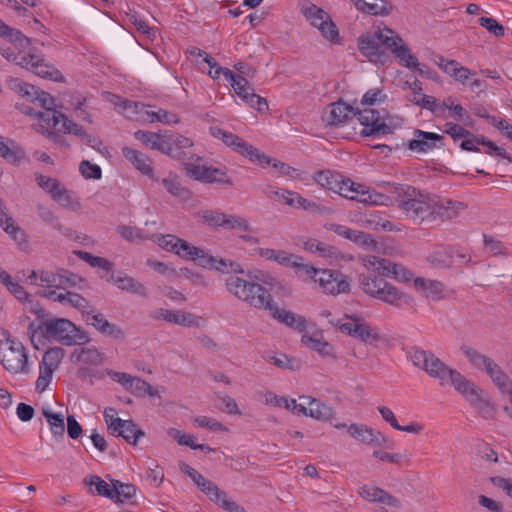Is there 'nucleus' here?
Listing matches in <instances>:
<instances>
[{
    "instance_id": "obj_1",
    "label": "nucleus",
    "mask_w": 512,
    "mask_h": 512,
    "mask_svg": "<svg viewBox=\"0 0 512 512\" xmlns=\"http://www.w3.org/2000/svg\"><path fill=\"white\" fill-rule=\"evenodd\" d=\"M28 333L35 346L46 338L66 346L84 345L90 340L85 330L66 318H51L38 324L31 322Z\"/></svg>"
},
{
    "instance_id": "obj_2",
    "label": "nucleus",
    "mask_w": 512,
    "mask_h": 512,
    "mask_svg": "<svg viewBox=\"0 0 512 512\" xmlns=\"http://www.w3.org/2000/svg\"><path fill=\"white\" fill-rule=\"evenodd\" d=\"M29 45L30 42L24 45H20L19 43H12V46L1 48L0 54L8 61H11L20 67L31 71L39 77L55 82H63L64 76L54 65L41 58L39 55H26L19 50L20 47H26Z\"/></svg>"
},
{
    "instance_id": "obj_3",
    "label": "nucleus",
    "mask_w": 512,
    "mask_h": 512,
    "mask_svg": "<svg viewBox=\"0 0 512 512\" xmlns=\"http://www.w3.org/2000/svg\"><path fill=\"white\" fill-rule=\"evenodd\" d=\"M225 287L229 294L254 308L273 309L271 294L258 283L248 281L237 275H230L225 280Z\"/></svg>"
},
{
    "instance_id": "obj_4",
    "label": "nucleus",
    "mask_w": 512,
    "mask_h": 512,
    "mask_svg": "<svg viewBox=\"0 0 512 512\" xmlns=\"http://www.w3.org/2000/svg\"><path fill=\"white\" fill-rule=\"evenodd\" d=\"M460 351L474 369L485 372L489 376L501 393H512V380L491 357L468 344H462Z\"/></svg>"
},
{
    "instance_id": "obj_5",
    "label": "nucleus",
    "mask_w": 512,
    "mask_h": 512,
    "mask_svg": "<svg viewBox=\"0 0 512 512\" xmlns=\"http://www.w3.org/2000/svg\"><path fill=\"white\" fill-rule=\"evenodd\" d=\"M301 280L308 284H315L328 295L346 294L350 291V281L340 271L331 269H318L312 265L304 267V274Z\"/></svg>"
},
{
    "instance_id": "obj_6",
    "label": "nucleus",
    "mask_w": 512,
    "mask_h": 512,
    "mask_svg": "<svg viewBox=\"0 0 512 512\" xmlns=\"http://www.w3.org/2000/svg\"><path fill=\"white\" fill-rule=\"evenodd\" d=\"M396 37V32L390 28H379L373 33H366L359 37L358 48L363 56L375 64H385L389 55L385 48L392 49L391 43Z\"/></svg>"
},
{
    "instance_id": "obj_7",
    "label": "nucleus",
    "mask_w": 512,
    "mask_h": 512,
    "mask_svg": "<svg viewBox=\"0 0 512 512\" xmlns=\"http://www.w3.org/2000/svg\"><path fill=\"white\" fill-rule=\"evenodd\" d=\"M410 362L426 372L431 378L438 379L441 385L448 382V375L453 369L447 366L432 351L420 347H412L407 352Z\"/></svg>"
},
{
    "instance_id": "obj_8",
    "label": "nucleus",
    "mask_w": 512,
    "mask_h": 512,
    "mask_svg": "<svg viewBox=\"0 0 512 512\" xmlns=\"http://www.w3.org/2000/svg\"><path fill=\"white\" fill-rule=\"evenodd\" d=\"M0 361L3 367L14 374L30 372L28 355L22 342L15 339H6L0 345Z\"/></svg>"
},
{
    "instance_id": "obj_9",
    "label": "nucleus",
    "mask_w": 512,
    "mask_h": 512,
    "mask_svg": "<svg viewBox=\"0 0 512 512\" xmlns=\"http://www.w3.org/2000/svg\"><path fill=\"white\" fill-rule=\"evenodd\" d=\"M302 13L309 23L317 28L321 35L333 44H340L341 38L336 24L329 14L315 4L306 1L302 5Z\"/></svg>"
},
{
    "instance_id": "obj_10",
    "label": "nucleus",
    "mask_w": 512,
    "mask_h": 512,
    "mask_svg": "<svg viewBox=\"0 0 512 512\" xmlns=\"http://www.w3.org/2000/svg\"><path fill=\"white\" fill-rule=\"evenodd\" d=\"M23 112L37 119V131L55 141H60V136L54 132H63L67 134V126L65 122L71 121L67 116L55 110H44L43 112L34 113L32 108L25 107Z\"/></svg>"
},
{
    "instance_id": "obj_11",
    "label": "nucleus",
    "mask_w": 512,
    "mask_h": 512,
    "mask_svg": "<svg viewBox=\"0 0 512 512\" xmlns=\"http://www.w3.org/2000/svg\"><path fill=\"white\" fill-rule=\"evenodd\" d=\"M194 218L202 224L213 228L238 229L244 232L250 231V225L244 217L226 214L218 210H200L195 212Z\"/></svg>"
},
{
    "instance_id": "obj_12",
    "label": "nucleus",
    "mask_w": 512,
    "mask_h": 512,
    "mask_svg": "<svg viewBox=\"0 0 512 512\" xmlns=\"http://www.w3.org/2000/svg\"><path fill=\"white\" fill-rule=\"evenodd\" d=\"M400 189L405 191L410 197L415 196L414 198L399 202L400 209L409 219L420 223L433 214V200L428 196L419 193L417 197L416 190L409 186L406 188L401 187Z\"/></svg>"
},
{
    "instance_id": "obj_13",
    "label": "nucleus",
    "mask_w": 512,
    "mask_h": 512,
    "mask_svg": "<svg viewBox=\"0 0 512 512\" xmlns=\"http://www.w3.org/2000/svg\"><path fill=\"white\" fill-rule=\"evenodd\" d=\"M360 284L366 294L379 298L384 302L395 304L402 298V294L398 289L382 277L363 274L360 276Z\"/></svg>"
},
{
    "instance_id": "obj_14",
    "label": "nucleus",
    "mask_w": 512,
    "mask_h": 512,
    "mask_svg": "<svg viewBox=\"0 0 512 512\" xmlns=\"http://www.w3.org/2000/svg\"><path fill=\"white\" fill-rule=\"evenodd\" d=\"M313 179L321 187L351 200L355 199V196L352 195L353 191H358L352 180L330 170L318 171L314 174Z\"/></svg>"
},
{
    "instance_id": "obj_15",
    "label": "nucleus",
    "mask_w": 512,
    "mask_h": 512,
    "mask_svg": "<svg viewBox=\"0 0 512 512\" xmlns=\"http://www.w3.org/2000/svg\"><path fill=\"white\" fill-rule=\"evenodd\" d=\"M360 124L364 127L361 134L363 136H383L393 132V128L387 123L386 113L381 115L379 111L370 107H365L355 113Z\"/></svg>"
},
{
    "instance_id": "obj_16",
    "label": "nucleus",
    "mask_w": 512,
    "mask_h": 512,
    "mask_svg": "<svg viewBox=\"0 0 512 512\" xmlns=\"http://www.w3.org/2000/svg\"><path fill=\"white\" fill-rule=\"evenodd\" d=\"M339 329L342 333L367 344H375L380 340L379 330L357 315L346 316V321L339 325Z\"/></svg>"
},
{
    "instance_id": "obj_17",
    "label": "nucleus",
    "mask_w": 512,
    "mask_h": 512,
    "mask_svg": "<svg viewBox=\"0 0 512 512\" xmlns=\"http://www.w3.org/2000/svg\"><path fill=\"white\" fill-rule=\"evenodd\" d=\"M363 263L368 270H372L383 276L394 277L398 281L406 282L412 277L411 272L403 266L375 255L364 257Z\"/></svg>"
},
{
    "instance_id": "obj_18",
    "label": "nucleus",
    "mask_w": 512,
    "mask_h": 512,
    "mask_svg": "<svg viewBox=\"0 0 512 512\" xmlns=\"http://www.w3.org/2000/svg\"><path fill=\"white\" fill-rule=\"evenodd\" d=\"M185 173L191 179L202 183L232 184L225 167L189 164L185 167Z\"/></svg>"
},
{
    "instance_id": "obj_19",
    "label": "nucleus",
    "mask_w": 512,
    "mask_h": 512,
    "mask_svg": "<svg viewBox=\"0 0 512 512\" xmlns=\"http://www.w3.org/2000/svg\"><path fill=\"white\" fill-rule=\"evenodd\" d=\"M210 133L213 137L222 140V142L234 152L248 158L252 162H256L261 152L252 144L244 141L238 135L225 131L219 127H211Z\"/></svg>"
},
{
    "instance_id": "obj_20",
    "label": "nucleus",
    "mask_w": 512,
    "mask_h": 512,
    "mask_svg": "<svg viewBox=\"0 0 512 512\" xmlns=\"http://www.w3.org/2000/svg\"><path fill=\"white\" fill-rule=\"evenodd\" d=\"M88 325L94 327L99 333L114 339H122L124 332L118 325L109 322L105 316L96 309L85 312L83 316Z\"/></svg>"
},
{
    "instance_id": "obj_21",
    "label": "nucleus",
    "mask_w": 512,
    "mask_h": 512,
    "mask_svg": "<svg viewBox=\"0 0 512 512\" xmlns=\"http://www.w3.org/2000/svg\"><path fill=\"white\" fill-rule=\"evenodd\" d=\"M175 255L186 261H193L201 267H209L214 261V256L182 238H179Z\"/></svg>"
},
{
    "instance_id": "obj_22",
    "label": "nucleus",
    "mask_w": 512,
    "mask_h": 512,
    "mask_svg": "<svg viewBox=\"0 0 512 512\" xmlns=\"http://www.w3.org/2000/svg\"><path fill=\"white\" fill-rule=\"evenodd\" d=\"M355 115L354 108L344 101L329 104L322 113V121L328 126H340L351 116Z\"/></svg>"
},
{
    "instance_id": "obj_23",
    "label": "nucleus",
    "mask_w": 512,
    "mask_h": 512,
    "mask_svg": "<svg viewBox=\"0 0 512 512\" xmlns=\"http://www.w3.org/2000/svg\"><path fill=\"white\" fill-rule=\"evenodd\" d=\"M348 433L356 440L366 445L387 446L389 439L380 431L364 424L353 423L348 426Z\"/></svg>"
},
{
    "instance_id": "obj_24",
    "label": "nucleus",
    "mask_w": 512,
    "mask_h": 512,
    "mask_svg": "<svg viewBox=\"0 0 512 512\" xmlns=\"http://www.w3.org/2000/svg\"><path fill=\"white\" fill-rule=\"evenodd\" d=\"M134 137L152 150L159 151L163 154H173L174 148L169 142L168 132L164 134L138 130L134 133Z\"/></svg>"
},
{
    "instance_id": "obj_25",
    "label": "nucleus",
    "mask_w": 512,
    "mask_h": 512,
    "mask_svg": "<svg viewBox=\"0 0 512 512\" xmlns=\"http://www.w3.org/2000/svg\"><path fill=\"white\" fill-rule=\"evenodd\" d=\"M301 342L322 356L334 357L333 346L324 339L322 333L316 330L315 326L302 332Z\"/></svg>"
},
{
    "instance_id": "obj_26",
    "label": "nucleus",
    "mask_w": 512,
    "mask_h": 512,
    "mask_svg": "<svg viewBox=\"0 0 512 512\" xmlns=\"http://www.w3.org/2000/svg\"><path fill=\"white\" fill-rule=\"evenodd\" d=\"M442 137L434 132H426L420 129L414 131V138L409 140L408 149L416 153H428L437 147Z\"/></svg>"
},
{
    "instance_id": "obj_27",
    "label": "nucleus",
    "mask_w": 512,
    "mask_h": 512,
    "mask_svg": "<svg viewBox=\"0 0 512 512\" xmlns=\"http://www.w3.org/2000/svg\"><path fill=\"white\" fill-rule=\"evenodd\" d=\"M73 274L65 270L54 271H40V286L47 288H56L66 290V288L74 286Z\"/></svg>"
},
{
    "instance_id": "obj_28",
    "label": "nucleus",
    "mask_w": 512,
    "mask_h": 512,
    "mask_svg": "<svg viewBox=\"0 0 512 512\" xmlns=\"http://www.w3.org/2000/svg\"><path fill=\"white\" fill-rule=\"evenodd\" d=\"M359 495L369 502L381 503L390 507H399V501L385 490L373 486L363 485L358 490Z\"/></svg>"
},
{
    "instance_id": "obj_29",
    "label": "nucleus",
    "mask_w": 512,
    "mask_h": 512,
    "mask_svg": "<svg viewBox=\"0 0 512 512\" xmlns=\"http://www.w3.org/2000/svg\"><path fill=\"white\" fill-rule=\"evenodd\" d=\"M391 45V52L398 59L400 65L410 70L417 69V67L420 65L418 58L411 53L410 49L405 44L404 40L397 33Z\"/></svg>"
},
{
    "instance_id": "obj_30",
    "label": "nucleus",
    "mask_w": 512,
    "mask_h": 512,
    "mask_svg": "<svg viewBox=\"0 0 512 512\" xmlns=\"http://www.w3.org/2000/svg\"><path fill=\"white\" fill-rule=\"evenodd\" d=\"M328 229L336 233L338 236L346 238L363 247H371L375 244L371 235L362 231L351 229L345 225L330 224Z\"/></svg>"
},
{
    "instance_id": "obj_31",
    "label": "nucleus",
    "mask_w": 512,
    "mask_h": 512,
    "mask_svg": "<svg viewBox=\"0 0 512 512\" xmlns=\"http://www.w3.org/2000/svg\"><path fill=\"white\" fill-rule=\"evenodd\" d=\"M273 316L280 321L281 323L285 324L288 327L294 328L301 333L304 330H307V328H313L314 324L311 322H308L304 317L295 314L292 311H288L285 309H278L273 304Z\"/></svg>"
},
{
    "instance_id": "obj_32",
    "label": "nucleus",
    "mask_w": 512,
    "mask_h": 512,
    "mask_svg": "<svg viewBox=\"0 0 512 512\" xmlns=\"http://www.w3.org/2000/svg\"><path fill=\"white\" fill-rule=\"evenodd\" d=\"M448 381L468 402L480 390L472 381L468 380L458 370L452 369L448 375Z\"/></svg>"
},
{
    "instance_id": "obj_33",
    "label": "nucleus",
    "mask_w": 512,
    "mask_h": 512,
    "mask_svg": "<svg viewBox=\"0 0 512 512\" xmlns=\"http://www.w3.org/2000/svg\"><path fill=\"white\" fill-rule=\"evenodd\" d=\"M300 399L307 401V405L309 406L308 417L328 422L333 420L335 411L331 405L321 402L311 396H300Z\"/></svg>"
},
{
    "instance_id": "obj_34",
    "label": "nucleus",
    "mask_w": 512,
    "mask_h": 512,
    "mask_svg": "<svg viewBox=\"0 0 512 512\" xmlns=\"http://www.w3.org/2000/svg\"><path fill=\"white\" fill-rule=\"evenodd\" d=\"M122 154L142 174L153 177V164L147 155L130 147L122 148Z\"/></svg>"
},
{
    "instance_id": "obj_35",
    "label": "nucleus",
    "mask_w": 512,
    "mask_h": 512,
    "mask_svg": "<svg viewBox=\"0 0 512 512\" xmlns=\"http://www.w3.org/2000/svg\"><path fill=\"white\" fill-rule=\"evenodd\" d=\"M436 64L445 74L450 75L455 81L461 84H465L472 75L471 71L467 67L461 66L455 60L445 59L442 56L439 57Z\"/></svg>"
},
{
    "instance_id": "obj_36",
    "label": "nucleus",
    "mask_w": 512,
    "mask_h": 512,
    "mask_svg": "<svg viewBox=\"0 0 512 512\" xmlns=\"http://www.w3.org/2000/svg\"><path fill=\"white\" fill-rule=\"evenodd\" d=\"M361 226L374 231H400L391 221L383 218L379 212L365 213L359 220Z\"/></svg>"
},
{
    "instance_id": "obj_37",
    "label": "nucleus",
    "mask_w": 512,
    "mask_h": 512,
    "mask_svg": "<svg viewBox=\"0 0 512 512\" xmlns=\"http://www.w3.org/2000/svg\"><path fill=\"white\" fill-rule=\"evenodd\" d=\"M112 280L120 290L130 292L140 297L148 296L147 289L143 283L123 272H119L115 276H112Z\"/></svg>"
},
{
    "instance_id": "obj_38",
    "label": "nucleus",
    "mask_w": 512,
    "mask_h": 512,
    "mask_svg": "<svg viewBox=\"0 0 512 512\" xmlns=\"http://www.w3.org/2000/svg\"><path fill=\"white\" fill-rule=\"evenodd\" d=\"M205 495L227 512H246L242 506L229 499L226 493L214 483Z\"/></svg>"
},
{
    "instance_id": "obj_39",
    "label": "nucleus",
    "mask_w": 512,
    "mask_h": 512,
    "mask_svg": "<svg viewBox=\"0 0 512 512\" xmlns=\"http://www.w3.org/2000/svg\"><path fill=\"white\" fill-rule=\"evenodd\" d=\"M38 185L47 193H49L52 198L56 201L68 200L69 192L68 190L61 185V183L54 178L38 175L36 177Z\"/></svg>"
},
{
    "instance_id": "obj_40",
    "label": "nucleus",
    "mask_w": 512,
    "mask_h": 512,
    "mask_svg": "<svg viewBox=\"0 0 512 512\" xmlns=\"http://www.w3.org/2000/svg\"><path fill=\"white\" fill-rule=\"evenodd\" d=\"M0 157L17 165L24 159L25 153L14 140L0 135Z\"/></svg>"
},
{
    "instance_id": "obj_41",
    "label": "nucleus",
    "mask_w": 512,
    "mask_h": 512,
    "mask_svg": "<svg viewBox=\"0 0 512 512\" xmlns=\"http://www.w3.org/2000/svg\"><path fill=\"white\" fill-rule=\"evenodd\" d=\"M0 226L17 243H26L25 233L15 223L13 218L8 215L5 206L0 208Z\"/></svg>"
},
{
    "instance_id": "obj_42",
    "label": "nucleus",
    "mask_w": 512,
    "mask_h": 512,
    "mask_svg": "<svg viewBox=\"0 0 512 512\" xmlns=\"http://www.w3.org/2000/svg\"><path fill=\"white\" fill-rule=\"evenodd\" d=\"M465 208V205L459 201L452 200H440L433 201V214L436 213L442 219H453L461 210Z\"/></svg>"
},
{
    "instance_id": "obj_43",
    "label": "nucleus",
    "mask_w": 512,
    "mask_h": 512,
    "mask_svg": "<svg viewBox=\"0 0 512 512\" xmlns=\"http://www.w3.org/2000/svg\"><path fill=\"white\" fill-rule=\"evenodd\" d=\"M414 286L419 292L432 299H439L444 291V286L441 282L423 277L415 278Z\"/></svg>"
},
{
    "instance_id": "obj_44",
    "label": "nucleus",
    "mask_w": 512,
    "mask_h": 512,
    "mask_svg": "<svg viewBox=\"0 0 512 512\" xmlns=\"http://www.w3.org/2000/svg\"><path fill=\"white\" fill-rule=\"evenodd\" d=\"M256 163L260 164L264 168L270 166L279 176L294 177L296 174L295 168L262 152H260Z\"/></svg>"
},
{
    "instance_id": "obj_45",
    "label": "nucleus",
    "mask_w": 512,
    "mask_h": 512,
    "mask_svg": "<svg viewBox=\"0 0 512 512\" xmlns=\"http://www.w3.org/2000/svg\"><path fill=\"white\" fill-rule=\"evenodd\" d=\"M275 262L282 266L294 268L299 279H301L304 274V267L308 266V264L303 263L302 257L283 250H277Z\"/></svg>"
},
{
    "instance_id": "obj_46",
    "label": "nucleus",
    "mask_w": 512,
    "mask_h": 512,
    "mask_svg": "<svg viewBox=\"0 0 512 512\" xmlns=\"http://www.w3.org/2000/svg\"><path fill=\"white\" fill-rule=\"evenodd\" d=\"M162 184L173 197L179 198L182 201H188L190 199V191L181 185L176 174L169 173L167 177L162 179Z\"/></svg>"
},
{
    "instance_id": "obj_47",
    "label": "nucleus",
    "mask_w": 512,
    "mask_h": 512,
    "mask_svg": "<svg viewBox=\"0 0 512 512\" xmlns=\"http://www.w3.org/2000/svg\"><path fill=\"white\" fill-rule=\"evenodd\" d=\"M144 114L145 117L143 122L163 124H178L180 122V118L177 114L168 112L164 109H158L155 111L149 105H147V110Z\"/></svg>"
},
{
    "instance_id": "obj_48",
    "label": "nucleus",
    "mask_w": 512,
    "mask_h": 512,
    "mask_svg": "<svg viewBox=\"0 0 512 512\" xmlns=\"http://www.w3.org/2000/svg\"><path fill=\"white\" fill-rule=\"evenodd\" d=\"M358 10L371 15H386L390 8L384 0H354Z\"/></svg>"
},
{
    "instance_id": "obj_49",
    "label": "nucleus",
    "mask_w": 512,
    "mask_h": 512,
    "mask_svg": "<svg viewBox=\"0 0 512 512\" xmlns=\"http://www.w3.org/2000/svg\"><path fill=\"white\" fill-rule=\"evenodd\" d=\"M64 357V350L60 347H53L48 349L39 364V367L48 370L52 373L58 368Z\"/></svg>"
},
{
    "instance_id": "obj_50",
    "label": "nucleus",
    "mask_w": 512,
    "mask_h": 512,
    "mask_svg": "<svg viewBox=\"0 0 512 512\" xmlns=\"http://www.w3.org/2000/svg\"><path fill=\"white\" fill-rule=\"evenodd\" d=\"M114 436L123 437L128 443L136 445L138 439L144 436V433L131 420H124L121 426L115 431Z\"/></svg>"
},
{
    "instance_id": "obj_51",
    "label": "nucleus",
    "mask_w": 512,
    "mask_h": 512,
    "mask_svg": "<svg viewBox=\"0 0 512 512\" xmlns=\"http://www.w3.org/2000/svg\"><path fill=\"white\" fill-rule=\"evenodd\" d=\"M43 416L49 424L53 435L62 437L65 432L64 415L61 412H53L50 408L43 409Z\"/></svg>"
},
{
    "instance_id": "obj_52",
    "label": "nucleus",
    "mask_w": 512,
    "mask_h": 512,
    "mask_svg": "<svg viewBox=\"0 0 512 512\" xmlns=\"http://www.w3.org/2000/svg\"><path fill=\"white\" fill-rule=\"evenodd\" d=\"M65 123L67 126V134L79 137L84 143L94 149H97L102 145V142L99 139L88 134L82 126L76 124L74 121H67Z\"/></svg>"
},
{
    "instance_id": "obj_53",
    "label": "nucleus",
    "mask_w": 512,
    "mask_h": 512,
    "mask_svg": "<svg viewBox=\"0 0 512 512\" xmlns=\"http://www.w3.org/2000/svg\"><path fill=\"white\" fill-rule=\"evenodd\" d=\"M294 209H302L313 215L330 214L331 209L310 199L302 197L299 193L296 200Z\"/></svg>"
},
{
    "instance_id": "obj_54",
    "label": "nucleus",
    "mask_w": 512,
    "mask_h": 512,
    "mask_svg": "<svg viewBox=\"0 0 512 512\" xmlns=\"http://www.w3.org/2000/svg\"><path fill=\"white\" fill-rule=\"evenodd\" d=\"M268 195L275 201L283 203L291 208H295L298 193L288 189L268 187Z\"/></svg>"
},
{
    "instance_id": "obj_55",
    "label": "nucleus",
    "mask_w": 512,
    "mask_h": 512,
    "mask_svg": "<svg viewBox=\"0 0 512 512\" xmlns=\"http://www.w3.org/2000/svg\"><path fill=\"white\" fill-rule=\"evenodd\" d=\"M112 491L113 498H111V500L122 503L134 497L136 488L132 484H124L120 481H115L112 483Z\"/></svg>"
},
{
    "instance_id": "obj_56",
    "label": "nucleus",
    "mask_w": 512,
    "mask_h": 512,
    "mask_svg": "<svg viewBox=\"0 0 512 512\" xmlns=\"http://www.w3.org/2000/svg\"><path fill=\"white\" fill-rule=\"evenodd\" d=\"M116 231L124 240L129 242H141L150 240L151 237L142 229L135 226L120 225L117 227Z\"/></svg>"
},
{
    "instance_id": "obj_57",
    "label": "nucleus",
    "mask_w": 512,
    "mask_h": 512,
    "mask_svg": "<svg viewBox=\"0 0 512 512\" xmlns=\"http://www.w3.org/2000/svg\"><path fill=\"white\" fill-rule=\"evenodd\" d=\"M469 403L485 418L492 417L494 414V406L491 401L484 396L482 389H480L478 393L469 400Z\"/></svg>"
},
{
    "instance_id": "obj_58",
    "label": "nucleus",
    "mask_w": 512,
    "mask_h": 512,
    "mask_svg": "<svg viewBox=\"0 0 512 512\" xmlns=\"http://www.w3.org/2000/svg\"><path fill=\"white\" fill-rule=\"evenodd\" d=\"M179 466L181 471L185 473L187 476H189L191 480L204 494L209 490L210 487H212L213 482L206 479L196 469L192 468L191 466L184 462H181Z\"/></svg>"
},
{
    "instance_id": "obj_59",
    "label": "nucleus",
    "mask_w": 512,
    "mask_h": 512,
    "mask_svg": "<svg viewBox=\"0 0 512 512\" xmlns=\"http://www.w3.org/2000/svg\"><path fill=\"white\" fill-rule=\"evenodd\" d=\"M147 110V105L126 100L123 104V107L120 111L125 117L136 120V121H144L145 114L144 112Z\"/></svg>"
},
{
    "instance_id": "obj_60",
    "label": "nucleus",
    "mask_w": 512,
    "mask_h": 512,
    "mask_svg": "<svg viewBox=\"0 0 512 512\" xmlns=\"http://www.w3.org/2000/svg\"><path fill=\"white\" fill-rule=\"evenodd\" d=\"M137 397L149 396L155 398L159 396V391L151 386L147 381L135 376L131 387L128 390Z\"/></svg>"
},
{
    "instance_id": "obj_61",
    "label": "nucleus",
    "mask_w": 512,
    "mask_h": 512,
    "mask_svg": "<svg viewBox=\"0 0 512 512\" xmlns=\"http://www.w3.org/2000/svg\"><path fill=\"white\" fill-rule=\"evenodd\" d=\"M74 254L81 260L88 263L91 267L100 268L105 271H110L112 269V263L105 258L94 256L89 252L81 250L74 251Z\"/></svg>"
},
{
    "instance_id": "obj_62",
    "label": "nucleus",
    "mask_w": 512,
    "mask_h": 512,
    "mask_svg": "<svg viewBox=\"0 0 512 512\" xmlns=\"http://www.w3.org/2000/svg\"><path fill=\"white\" fill-rule=\"evenodd\" d=\"M62 305H67L80 310L85 315L89 308V302L78 293L65 291V296Z\"/></svg>"
},
{
    "instance_id": "obj_63",
    "label": "nucleus",
    "mask_w": 512,
    "mask_h": 512,
    "mask_svg": "<svg viewBox=\"0 0 512 512\" xmlns=\"http://www.w3.org/2000/svg\"><path fill=\"white\" fill-rule=\"evenodd\" d=\"M7 85L12 91L28 98L36 94V87L34 85L25 83L19 78H8Z\"/></svg>"
},
{
    "instance_id": "obj_64",
    "label": "nucleus",
    "mask_w": 512,
    "mask_h": 512,
    "mask_svg": "<svg viewBox=\"0 0 512 512\" xmlns=\"http://www.w3.org/2000/svg\"><path fill=\"white\" fill-rule=\"evenodd\" d=\"M215 405L222 412H225L228 414H233V415L241 414L236 401L228 395L217 394L216 400H215Z\"/></svg>"
}]
</instances>
